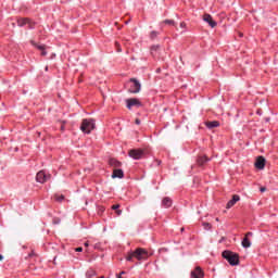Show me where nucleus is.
<instances>
[{
  "mask_svg": "<svg viewBox=\"0 0 278 278\" xmlns=\"http://www.w3.org/2000/svg\"><path fill=\"white\" fill-rule=\"evenodd\" d=\"M135 123H136V125H140V119L137 118V119L135 121Z\"/></svg>",
  "mask_w": 278,
  "mask_h": 278,
  "instance_id": "28",
  "label": "nucleus"
},
{
  "mask_svg": "<svg viewBox=\"0 0 278 278\" xmlns=\"http://www.w3.org/2000/svg\"><path fill=\"white\" fill-rule=\"evenodd\" d=\"M75 251L76 253H81V251H84V248H76Z\"/></svg>",
  "mask_w": 278,
  "mask_h": 278,
  "instance_id": "23",
  "label": "nucleus"
},
{
  "mask_svg": "<svg viewBox=\"0 0 278 278\" xmlns=\"http://www.w3.org/2000/svg\"><path fill=\"white\" fill-rule=\"evenodd\" d=\"M265 166L266 159H264V156H258L255 162V168H257L258 170H264Z\"/></svg>",
  "mask_w": 278,
  "mask_h": 278,
  "instance_id": "9",
  "label": "nucleus"
},
{
  "mask_svg": "<svg viewBox=\"0 0 278 278\" xmlns=\"http://www.w3.org/2000/svg\"><path fill=\"white\" fill-rule=\"evenodd\" d=\"M152 36H157V33H155V31H152Z\"/></svg>",
  "mask_w": 278,
  "mask_h": 278,
  "instance_id": "31",
  "label": "nucleus"
},
{
  "mask_svg": "<svg viewBox=\"0 0 278 278\" xmlns=\"http://www.w3.org/2000/svg\"><path fill=\"white\" fill-rule=\"evenodd\" d=\"M203 226L208 227V229L212 227V225H210V223H204Z\"/></svg>",
  "mask_w": 278,
  "mask_h": 278,
  "instance_id": "25",
  "label": "nucleus"
},
{
  "mask_svg": "<svg viewBox=\"0 0 278 278\" xmlns=\"http://www.w3.org/2000/svg\"><path fill=\"white\" fill-rule=\"evenodd\" d=\"M54 199H55V201H58L59 203H62V201L64 200V195H62V194H61V195H58V194H56V195L54 197Z\"/></svg>",
  "mask_w": 278,
  "mask_h": 278,
  "instance_id": "19",
  "label": "nucleus"
},
{
  "mask_svg": "<svg viewBox=\"0 0 278 278\" xmlns=\"http://www.w3.org/2000/svg\"><path fill=\"white\" fill-rule=\"evenodd\" d=\"M18 27H25V25H28V27L31 29V22L27 18H20L17 21Z\"/></svg>",
  "mask_w": 278,
  "mask_h": 278,
  "instance_id": "13",
  "label": "nucleus"
},
{
  "mask_svg": "<svg viewBox=\"0 0 278 278\" xmlns=\"http://www.w3.org/2000/svg\"><path fill=\"white\" fill-rule=\"evenodd\" d=\"M181 231H184V228H181Z\"/></svg>",
  "mask_w": 278,
  "mask_h": 278,
  "instance_id": "38",
  "label": "nucleus"
},
{
  "mask_svg": "<svg viewBox=\"0 0 278 278\" xmlns=\"http://www.w3.org/2000/svg\"><path fill=\"white\" fill-rule=\"evenodd\" d=\"M222 255L224 260H227L230 266H238V264H240V256L237 253L226 250Z\"/></svg>",
  "mask_w": 278,
  "mask_h": 278,
  "instance_id": "2",
  "label": "nucleus"
},
{
  "mask_svg": "<svg viewBox=\"0 0 278 278\" xmlns=\"http://www.w3.org/2000/svg\"><path fill=\"white\" fill-rule=\"evenodd\" d=\"M243 249H250L251 247V240H249V238H243L242 242H241Z\"/></svg>",
  "mask_w": 278,
  "mask_h": 278,
  "instance_id": "16",
  "label": "nucleus"
},
{
  "mask_svg": "<svg viewBox=\"0 0 278 278\" xmlns=\"http://www.w3.org/2000/svg\"><path fill=\"white\" fill-rule=\"evenodd\" d=\"M130 83L132 85H131V87L129 89V92H131V94H138V92H140V90H142V85L136 78H130Z\"/></svg>",
  "mask_w": 278,
  "mask_h": 278,
  "instance_id": "4",
  "label": "nucleus"
},
{
  "mask_svg": "<svg viewBox=\"0 0 278 278\" xmlns=\"http://www.w3.org/2000/svg\"><path fill=\"white\" fill-rule=\"evenodd\" d=\"M126 106L128 110H131V108H142V102L138 98H130L126 100Z\"/></svg>",
  "mask_w": 278,
  "mask_h": 278,
  "instance_id": "6",
  "label": "nucleus"
},
{
  "mask_svg": "<svg viewBox=\"0 0 278 278\" xmlns=\"http://www.w3.org/2000/svg\"><path fill=\"white\" fill-rule=\"evenodd\" d=\"M110 164H111V166H115V167L121 166V162H118V161H116V160H114V159H111V160H110Z\"/></svg>",
  "mask_w": 278,
  "mask_h": 278,
  "instance_id": "18",
  "label": "nucleus"
},
{
  "mask_svg": "<svg viewBox=\"0 0 278 278\" xmlns=\"http://www.w3.org/2000/svg\"><path fill=\"white\" fill-rule=\"evenodd\" d=\"M41 55H43V56L47 55V50H45V49L41 50Z\"/></svg>",
  "mask_w": 278,
  "mask_h": 278,
  "instance_id": "26",
  "label": "nucleus"
},
{
  "mask_svg": "<svg viewBox=\"0 0 278 278\" xmlns=\"http://www.w3.org/2000/svg\"><path fill=\"white\" fill-rule=\"evenodd\" d=\"M116 214H117V216H121V214H123V211L118 210V211H116Z\"/></svg>",
  "mask_w": 278,
  "mask_h": 278,
  "instance_id": "27",
  "label": "nucleus"
},
{
  "mask_svg": "<svg viewBox=\"0 0 278 278\" xmlns=\"http://www.w3.org/2000/svg\"><path fill=\"white\" fill-rule=\"evenodd\" d=\"M125 177V173L123 169H115L113 170L112 178L113 179H123Z\"/></svg>",
  "mask_w": 278,
  "mask_h": 278,
  "instance_id": "12",
  "label": "nucleus"
},
{
  "mask_svg": "<svg viewBox=\"0 0 278 278\" xmlns=\"http://www.w3.org/2000/svg\"><path fill=\"white\" fill-rule=\"evenodd\" d=\"M203 22L207 23L213 29L218 25V23H216V21H214V18L210 14H204Z\"/></svg>",
  "mask_w": 278,
  "mask_h": 278,
  "instance_id": "8",
  "label": "nucleus"
},
{
  "mask_svg": "<svg viewBox=\"0 0 278 278\" xmlns=\"http://www.w3.org/2000/svg\"><path fill=\"white\" fill-rule=\"evenodd\" d=\"M117 278H123V277L121 275H118Z\"/></svg>",
  "mask_w": 278,
  "mask_h": 278,
  "instance_id": "35",
  "label": "nucleus"
},
{
  "mask_svg": "<svg viewBox=\"0 0 278 278\" xmlns=\"http://www.w3.org/2000/svg\"><path fill=\"white\" fill-rule=\"evenodd\" d=\"M238 201H240V195L238 194H235L232 197V199L230 201H228L227 205H226V208L227 210H231V207L235 206L236 203H238Z\"/></svg>",
  "mask_w": 278,
  "mask_h": 278,
  "instance_id": "11",
  "label": "nucleus"
},
{
  "mask_svg": "<svg viewBox=\"0 0 278 278\" xmlns=\"http://www.w3.org/2000/svg\"><path fill=\"white\" fill-rule=\"evenodd\" d=\"M180 28H181V29H186V22H181V23H180Z\"/></svg>",
  "mask_w": 278,
  "mask_h": 278,
  "instance_id": "22",
  "label": "nucleus"
},
{
  "mask_svg": "<svg viewBox=\"0 0 278 278\" xmlns=\"http://www.w3.org/2000/svg\"><path fill=\"white\" fill-rule=\"evenodd\" d=\"M3 260V255L0 254V262Z\"/></svg>",
  "mask_w": 278,
  "mask_h": 278,
  "instance_id": "33",
  "label": "nucleus"
},
{
  "mask_svg": "<svg viewBox=\"0 0 278 278\" xmlns=\"http://www.w3.org/2000/svg\"><path fill=\"white\" fill-rule=\"evenodd\" d=\"M46 71H49V67H46Z\"/></svg>",
  "mask_w": 278,
  "mask_h": 278,
  "instance_id": "36",
  "label": "nucleus"
},
{
  "mask_svg": "<svg viewBox=\"0 0 278 278\" xmlns=\"http://www.w3.org/2000/svg\"><path fill=\"white\" fill-rule=\"evenodd\" d=\"M84 245H85L86 248H88V247H90V243H88V241H87V242L84 243Z\"/></svg>",
  "mask_w": 278,
  "mask_h": 278,
  "instance_id": "29",
  "label": "nucleus"
},
{
  "mask_svg": "<svg viewBox=\"0 0 278 278\" xmlns=\"http://www.w3.org/2000/svg\"><path fill=\"white\" fill-rule=\"evenodd\" d=\"M204 277H205V271H203V268H201V266H197L190 273V278H204Z\"/></svg>",
  "mask_w": 278,
  "mask_h": 278,
  "instance_id": "7",
  "label": "nucleus"
},
{
  "mask_svg": "<svg viewBox=\"0 0 278 278\" xmlns=\"http://www.w3.org/2000/svg\"><path fill=\"white\" fill-rule=\"evenodd\" d=\"M247 236H253V232H248Z\"/></svg>",
  "mask_w": 278,
  "mask_h": 278,
  "instance_id": "32",
  "label": "nucleus"
},
{
  "mask_svg": "<svg viewBox=\"0 0 278 278\" xmlns=\"http://www.w3.org/2000/svg\"><path fill=\"white\" fill-rule=\"evenodd\" d=\"M205 162H207V156H202L198 160V164L200 166H203V164H205Z\"/></svg>",
  "mask_w": 278,
  "mask_h": 278,
  "instance_id": "17",
  "label": "nucleus"
},
{
  "mask_svg": "<svg viewBox=\"0 0 278 278\" xmlns=\"http://www.w3.org/2000/svg\"><path fill=\"white\" fill-rule=\"evenodd\" d=\"M94 127V119H83L80 130L83 134H90Z\"/></svg>",
  "mask_w": 278,
  "mask_h": 278,
  "instance_id": "3",
  "label": "nucleus"
},
{
  "mask_svg": "<svg viewBox=\"0 0 278 278\" xmlns=\"http://www.w3.org/2000/svg\"><path fill=\"white\" fill-rule=\"evenodd\" d=\"M129 157L132 160H142L144 157V150L142 149H132L128 152Z\"/></svg>",
  "mask_w": 278,
  "mask_h": 278,
  "instance_id": "5",
  "label": "nucleus"
},
{
  "mask_svg": "<svg viewBox=\"0 0 278 278\" xmlns=\"http://www.w3.org/2000/svg\"><path fill=\"white\" fill-rule=\"evenodd\" d=\"M163 207H170L173 205V200L170 198H164L162 201Z\"/></svg>",
  "mask_w": 278,
  "mask_h": 278,
  "instance_id": "15",
  "label": "nucleus"
},
{
  "mask_svg": "<svg viewBox=\"0 0 278 278\" xmlns=\"http://www.w3.org/2000/svg\"><path fill=\"white\" fill-rule=\"evenodd\" d=\"M118 207H121V205L115 204V205L112 206V210H118Z\"/></svg>",
  "mask_w": 278,
  "mask_h": 278,
  "instance_id": "24",
  "label": "nucleus"
},
{
  "mask_svg": "<svg viewBox=\"0 0 278 278\" xmlns=\"http://www.w3.org/2000/svg\"><path fill=\"white\" fill-rule=\"evenodd\" d=\"M205 126L207 129H214V127H220V123L218 121L206 122Z\"/></svg>",
  "mask_w": 278,
  "mask_h": 278,
  "instance_id": "14",
  "label": "nucleus"
},
{
  "mask_svg": "<svg viewBox=\"0 0 278 278\" xmlns=\"http://www.w3.org/2000/svg\"><path fill=\"white\" fill-rule=\"evenodd\" d=\"M134 257L139 262L149 260V252L146 249L138 248L136 251L128 253V255L126 256V261L131 262Z\"/></svg>",
  "mask_w": 278,
  "mask_h": 278,
  "instance_id": "1",
  "label": "nucleus"
},
{
  "mask_svg": "<svg viewBox=\"0 0 278 278\" xmlns=\"http://www.w3.org/2000/svg\"><path fill=\"white\" fill-rule=\"evenodd\" d=\"M119 275H125V271H122Z\"/></svg>",
  "mask_w": 278,
  "mask_h": 278,
  "instance_id": "34",
  "label": "nucleus"
},
{
  "mask_svg": "<svg viewBox=\"0 0 278 278\" xmlns=\"http://www.w3.org/2000/svg\"><path fill=\"white\" fill-rule=\"evenodd\" d=\"M31 45H34V47L38 48L39 51H45V46H38L34 41L31 42Z\"/></svg>",
  "mask_w": 278,
  "mask_h": 278,
  "instance_id": "20",
  "label": "nucleus"
},
{
  "mask_svg": "<svg viewBox=\"0 0 278 278\" xmlns=\"http://www.w3.org/2000/svg\"><path fill=\"white\" fill-rule=\"evenodd\" d=\"M164 23L165 25H175V21L173 20H165Z\"/></svg>",
  "mask_w": 278,
  "mask_h": 278,
  "instance_id": "21",
  "label": "nucleus"
},
{
  "mask_svg": "<svg viewBox=\"0 0 278 278\" xmlns=\"http://www.w3.org/2000/svg\"><path fill=\"white\" fill-rule=\"evenodd\" d=\"M216 222L218 223V218H216Z\"/></svg>",
  "mask_w": 278,
  "mask_h": 278,
  "instance_id": "37",
  "label": "nucleus"
},
{
  "mask_svg": "<svg viewBox=\"0 0 278 278\" xmlns=\"http://www.w3.org/2000/svg\"><path fill=\"white\" fill-rule=\"evenodd\" d=\"M261 192H266V188H261Z\"/></svg>",
  "mask_w": 278,
  "mask_h": 278,
  "instance_id": "30",
  "label": "nucleus"
},
{
  "mask_svg": "<svg viewBox=\"0 0 278 278\" xmlns=\"http://www.w3.org/2000/svg\"><path fill=\"white\" fill-rule=\"evenodd\" d=\"M36 179L38 184H45V181L49 179V176H47V174L41 170L37 173Z\"/></svg>",
  "mask_w": 278,
  "mask_h": 278,
  "instance_id": "10",
  "label": "nucleus"
}]
</instances>
